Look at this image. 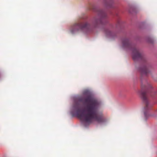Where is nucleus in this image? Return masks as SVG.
Returning <instances> with one entry per match:
<instances>
[{"mask_svg":"<svg viewBox=\"0 0 157 157\" xmlns=\"http://www.w3.org/2000/svg\"><path fill=\"white\" fill-rule=\"evenodd\" d=\"M83 94L87 97L85 98L80 97L78 99L79 101L84 104L83 111H81L78 104H76L74 106L77 116L89 124L94 121L98 123L103 122L104 119L102 117L98 115L99 104L98 101L93 98L88 91H84Z\"/></svg>","mask_w":157,"mask_h":157,"instance_id":"1","label":"nucleus"},{"mask_svg":"<svg viewBox=\"0 0 157 157\" xmlns=\"http://www.w3.org/2000/svg\"><path fill=\"white\" fill-rule=\"evenodd\" d=\"M122 43L124 47L132 50V58L134 60H144L142 55L139 52L138 49L135 46L132 45L128 39H124L122 40Z\"/></svg>","mask_w":157,"mask_h":157,"instance_id":"2","label":"nucleus"},{"mask_svg":"<svg viewBox=\"0 0 157 157\" xmlns=\"http://www.w3.org/2000/svg\"><path fill=\"white\" fill-rule=\"evenodd\" d=\"M151 88L152 87L150 85H149L147 87H144L142 86L141 90L140 92L141 97L145 105V106L144 108V115L146 117H147L148 112L152 107V105L149 104L148 102V95L150 94V95L151 96H152V95L151 94L149 93V92L147 91H144L143 90L145 89H147L148 88Z\"/></svg>","mask_w":157,"mask_h":157,"instance_id":"3","label":"nucleus"},{"mask_svg":"<svg viewBox=\"0 0 157 157\" xmlns=\"http://www.w3.org/2000/svg\"><path fill=\"white\" fill-rule=\"evenodd\" d=\"M90 26V25L87 22L76 23L71 26V32L73 34L79 30L87 29Z\"/></svg>","mask_w":157,"mask_h":157,"instance_id":"4","label":"nucleus"},{"mask_svg":"<svg viewBox=\"0 0 157 157\" xmlns=\"http://www.w3.org/2000/svg\"><path fill=\"white\" fill-rule=\"evenodd\" d=\"M98 17H95L92 22V25L94 27H97L98 25L102 24V19L105 17L106 13L102 10H100L98 12Z\"/></svg>","mask_w":157,"mask_h":157,"instance_id":"5","label":"nucleus"},{"mask_svg":"<svg viewBox=\"0 0 157 157\" xmlns=\"http://www.w3.org/2000/svg\"><path fill=\"white\" fill-rule=\"evenodd\" d=\"M139 70L142 75H147L149 73V71L147 66H144L142 68H140Z\"/></svg>","mask_w":157,"mask_h":157,"instance_id":"6","label":"nucleus"},{"mask_svg":"<svg viewBox=\"0 0 157 157\" xmlns=\"http://www.w3.org/2000/svg\"><path fill=\"white\" fill-rule=\"evenodd\" d=\"M106 33L108 35H112V33L111 32L108 30L106 32Z\"/></svg>","mask_w":157,"mask_h":157,"instance_id":"7","label":"nucleus"},{"mask_svg":"<svg viewBox=\"0 0 157 157\" xmlns=\"http://www.w3.org/2000/svg\"><path fill=\"white\" fill-rule=\"evenodd\" d=\"M107 6L110 8H112V2H110L108 4Z\"/></svg>","mask_w":157,"mask_h":157,"instance_id":"8","label":"nucleus"}]
</instances>
